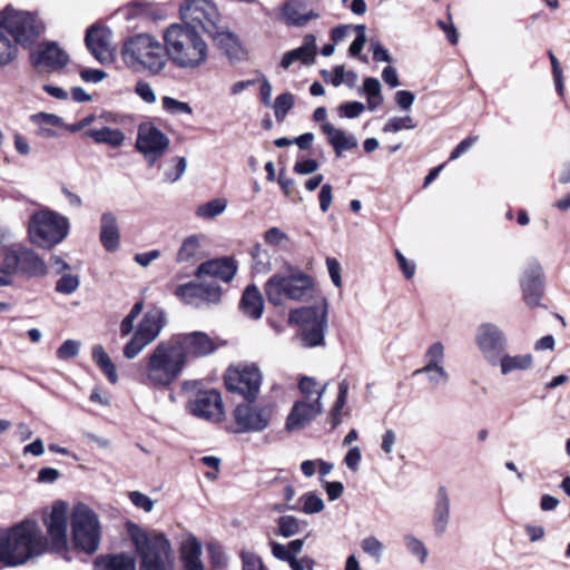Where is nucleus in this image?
<instances>
[{
  "mask_svg": "<svg viewBox=\"0 0 570 570\" xmlns=\"http://www.w3.org/2000/svg\"><path fill=\"white\" fill-rule=\"evenodd\" d=\"M203 547L193 534H187L180 542L179 554L183 570H206L202 561Z\"/></svg>",
  "mask_w": 570,
  "mask_h": 570,
  "instance_id": "26",
  "label": "nucleus"
},
{
  "mask_svg": "<svg viewBox=\"0 0 570 570\" xmlns=\"http://www.w3.org/2000/svg\"><path fill=\"white\" fill-rule=\"evenodd\" d=\"M92 357L100 371L106 375L107 380L110 383L116 384L118 382L116 365L101 345L94 347Z\"/></svg>",
  "mask_w": 570,
  "mask_h": 570,
  "instance_id": "40",
  "label": "nucleus"
},
{
  "mask_svg": "<svg viewBox=\"0 0 570 570\" xmlns=\"http://www.w3.org/2000/svg\"><path fill=\"white\" fill-rule=\"evenodd\" d=\"M275 413L273 403H254L248 401L238 404L233 413L237 433L263 432L266 430Z\"/></svg>",
  "mask_w": 570,
  "mask_h": 570,
  "instance_id": "12",
  "label": "nucleus"
},
{
  "mask_svg": "<svg viewBox=\"0 0 570 570\" xmlns=\"http://www.w3.org/2000/svg\"><path fill=\"white\" fill-rule=\"evenodd\" d=\"M203 294V306L209 304H217L220 302V287L214 283H202Z\"/></svg>",
  "mask_w": 570,
  "mask_h": 570,
  "instance_id": "59",
  "label": "nucleus"
},
{
  "mask_svg": "<svg viewBox=\"0 0 570 570\" xmlns=\"http://www.w3.org/2000/svg\"><path fill=\"white\" fill-rule=\"evenodd\" d=\"M475 345L483 358L492 366H497L500 354L505 352L508 341L503 331L493 323H482L475 331Z\"/></svg>",
  "mask_w": 570,
  "mask_h": 570,
  "instance_id": "17",
  "label": "nucleus"
},
{
  "mask_svg": "<svg viewBox=\"0 0 570 570\" xmlns=\"http://www.w3.org/2000/svg\"><path fill=\"white\" fill-rule=\"evenodd\" d=\"M533 358L531 354L509 355L505 352L500 354L498 365L501 374L508 375L514 371H525L532 366Z\"/></svg>",
  "mask_w": 570,
  "mask_h": 570,
  "instance_id": "36",
  "label": "nucleus"
},
{
  "mask_svg": "<svg viewBox=\"0 0 570 570\" xmlns=\"http://www.w3.org/2000/svg\"><path fill=\"white\" fill-rule=\"evenodd\" d=\"M121 58L135 71L160 73L167 65L165 43L149 33H138L126 39L121 47Z\"/></svg>",
  "mask_w": 570,
  "mask_h": 570,
  "instance_id": "6",
  "label": "nucleus"
},
{
  "mask_svg": "<svg viewBox=\"0 0 570 570\" xmlns=\"http://www.w3.org/2000/svg\"><path fill=\"white\" fill-rule=\"evenodd\" d=\"M252 268L256 274H267L273 269L272 254L262 244H256L250 252Z\"/></svg>",
  "mask_w": 570,
  "mask_h": 570,
  "instance_id": "42",
  "label": "nucleus"
},
{
  "mask_svg": "<svg viewBox=\"0 0 570 570\" xmlns=\"http://www.w3.org/2000/svg\"><path fill=\"white\" fill-rule=\"evenodd\" d=\"M237 272V264L232 257H222L202 263L196 271V276L203 275L223 281L230 282Z\"/></svg>",
  "mask_w": 570,
  "mask_h": 570,
  "instance_id": "25",
  "label": "nucleus"
},
{
  "mask_svg": "<svg viewBox=\"0 0 570 570\" xmlns=\"http://www.w3.org/2000/svg\"><path fill=\"white\" fill-rule=\"evenodd\" d=\"M403 542L406 551L415 558L420 564H424L429 557V551L424 542L414 534L403 535Z\"/></svg>",
  "mask_w": 570,
  "mask_h": 570,
  "instance_id": "46",
  "label": "nucleus"
},
{
  "mask_svg": "<svg viewBox=\"0 0 570 570\" xmlns=\"http://www.w3.org/2000/svg\"><path fill=\"white\" fill-rule=\"evenodd\" d=\"M361 548L364 553L372 557L376 562H380L383 552H384V544L375 537L370 535L362 540Z\"/></svg>",
  "mask_w": 570,
  "mask_h": 570,
  "instance_id": "55",
  "label": "nucleus"
},
{
  "mask_svg": "<svg viewBox=\"0 0 570 570\" xmlns=\"http://www.w3.org/2000/svg\"><path fill=\"white\" fill-rule=\"evenodd\" d=\"M68 503L58 500L52 503L50 510L43 513V524L47 529L48 550L60 553L67 550L68 533Z\"/></svg>",
  "mask_w": 570,
  "mask_h": 570,
  "instance_id": "13",
  "label": "nucleus"
},
{
  "mask_svg": "<svg viewBox=\"0 0 570 570\" xmlns=\"http://www.w3.org/2000/svg\"><path fill=\"white\" fill-rule=\"evenodd\" d=\"M295 102L294 95L291 92H284L278 95L274 101L273 108L275 118L278 122H283L288 111L293 108Z\"/></svg>",
  "mask_w": 570,
  "mask_h": 570,
  "instance_id": "51",
  "label": "nucleus"
},
{
  "mask_svg": "<svg viewBox=\"0 0 570 570\" xmlns=\"http://www.w3.org/2000/svg\"><path fill=\"white\" fill-rule=\"evenodd\" d=\"M28 234L32 244L51 248L67 236L68 220L55 212L40 209L30 216Z\"/></svg>",
  "mask_w": 570,
  "mask_h": 570,
  "instance_id": "10",
  "label": "nucleus"
},
{
  "mask_svg": "<svg viewBox=\"0 0 570 570\" xmlns=\"http://www.w3.org/2000/svg\"><path fill=\"white\" fill-rule=\"evenodd\" d=\"M365 26L364 24H357L355 27V30L357 31V36L354 39V41L351 43L348 52L351 56L356 57L361 53L365 42H366V35H365Z\"/></svg>",
  "mask_w": 570,
  "mask_h": 570,
  "instance_id": "63",
  "label": "nucleus"
},
{
  "mask_svg": "<svg viewBox=\"0 0 570 570\" xmlns=\"http://www.w3.org/2000/svg\"><path fill=\"white\" fill-rule=\"evenodd\" d=\"M47 551L48 541L33 520H24L0 534V561L8 567L24 564Z\"/></svg>",
  "mask_w": 570,
  "mask_h": 570,
  "instance_id": "3",
  "label": "nucleus"
},
{
  "mask_svg": "<svg viewBox=\"0 0 570 570\" xmlns=\"http://www.w3.org/2000/svg\"><path fill=\"white\" fill-rule=\"evenodd\" d=\"M424 365L413 372V375L424 374L432 389L445 386L450 374L445 368V346L442 342L432 343L423 355Z\"/></svg>",
  "mask_w": 570,
  "mask_h": 570,
  "instance_id": "15",
  "label": "nucleus"
},
{
  "mask_svg": "<svg viewBox=\"0 0 570 570\" xmlns=\"http://www.w3.org/2000/svg\"><path fill=\"white\" fill-rule=\"evenodd\" d=\"M328 383H320L314 377L302 376L298 382V389L304 400L307 402H322L327 390Z\"/></svg>",
  "mask_w": 570,
  "mask_h": 570,
  "instance_id": "37",
  "label": "nucleus"
},
{
  "mask_svg": "<svg viewBox=\"0 0 570 570\" xmlns=\"http://www.w3.org/2000/svg\"><path fill=\"white\" fill-rule=\"evenodd\" d=\"M262 384V373L256 365L229 368L225 385L229 392L238 393L247 401H255Z\"/></svg>",
  "mask_w": 570,
  "mask_h": 570,
  "instance_id": "18",
  "label": "nucleus"
},
{
  "mask_svg": "<svg viewBox=\"0 0 570 570\" xmlns=\"http://www.w3.org/2000/svg\"><path fill=\"white\" fill-rule=\"evenodd\" d=\"M19 271L29 275H40L45 273V264L33 250L20 247Z\"/></svg>",
  "mask_w": 570,
  "mask_h": 570,
  "instance_id": "41",
  "label": "nucleus"
},
{
  "mask_svg": "<svg viewBox=\"0 0 570 570\" xmlns=\"http://www.w3.org/2000/svg\"><path fill=\"white\" fill-rule=\"evenodd\" d=\"M86 46L91 55L101 63H110L115 59L112 33L106 27L92 26L86 33Z\"/></svg>",
  "mask_w": 570,
  "mask_h": 570,
  "instance_id": "21",
  "label": "nucleus"
},
{
  "mask_svg": "<svg viewBox=\"0 0 570 570\" xmlns=\"http://www.w3.org/2000/svg\"><path fill=\"white\" fill-rule=\"evenodd\" d=\"M520 286L525 304L530 307L539 306L544 289V272L538 262H531L524 268Z\"/></svg>",
  "mask_w": 570,
  "mask_h": 570,
  "instance_id": "20",
  "label": "nucleus"
},
{
  "mask_svg": "<svg viewBox=\"0 0 570 570\" xmlns=\"http://www.w3.org/2000/svg\"><path fill=\"white\" fill-rule=\"evenodd\" d=\"M202 283L189 282L177 286L175 295L185 304L194 307H203Z\"/></svg>",
  "mask_w": 570,
  "mask_h": 570,
  "instance_id": "39",
  "label": "nucleus"
},
{
  "mask_svg": "<svg viewBox=\"0 0 570 570\" xmlns=\"http://www.w3.org/2000/svg\"><path fill=\"white\" fill-rule=\"evenodd\" d=\"M0 28L22 48H30L45 31V24L36 13L12 7L0 11Z\"/></svg>",
  "mask_w": 570,
  "mask_h": 570,
  "instance_id": "8",
  "label": "nucleus"
},
{
  "mask_svg": "<svg viewBox=\"0 0 570 570\" xmlns=\"http://www.w3.org/2000/svg\"><path fill=\"white\" fill-rule=\"evenodd\" d=\"M88 134L96 142L107 144L111 147H119L125 139L124 134L119 129H111L109 127L91 129Z\"/></svg>",
  "mask_w": 570,
  "mask_h": 570,
  "instance_id": "44",
  "label": "nucleus"
},
{
  "mask_svg": "<svg viewBox=\"0 0 570 570\" xmlns=\"http://www.w3.org/2000/svg\"><path fill=\"white\" fill-rule=\"evenodd\" d=\"M183 26L197 28L200 32L213 33L218 27L220 14L208 0H188L180 7Z\"/></svg>",
  "mask_w": 570,
  "mask_h": 570,
  "instance_id": "14",
  "label": "nucleus"
},
{
  "mask_svg": "<svg viewBox=\"0 0 570 570\" xmlns=\"http://www.w3.org/2000/svg\"><path fill=\"white\" fill-rule=\"evenodd\" d=\"M365 109V106L360 101H348L341 104L337 107L338 116L342 118L354 119L357 118Z\"/></svg>",
  "mask_w": 570,
  "mask_h": 570,
  "instance_id": "58",
  "label": "nucleus"
},
{
  "mask_svg": "<svg viewBox=\"0 0 570 570\" xmlns=\"http://www.w3.org/2000/svg\"><path fill=\"white\" fill-rule=\"evenodd\" d=\"M170 340L183 355L186 364L188 357H204L216 350L213 340L204 332L177 334L173 335Z\"/></svg>",
  "mask_w": 570,
  "mask_h": 570,
  "instance_id": "19",
  "label": "nucleus"
},
{
  "mask_svg": "<svg viewBox=\"0 0 570 570\" xmlns=\"http://www.w3.org/2000/svg\"><path fill=\"white\" fill-rule=\"evenodd\" d=\"M202 237L198 235H191L186 237L177 253V262L184 263L196 259L200 254Z\"/></svg>",
  "mask_w": 570,
  "mask_h": 570,
  "instance_id": "45",
  "label": "nucleus"
},
{
  "mask_svg": "<svg viewBox=\"0 0 570 570\" xmlns=\"http://www.w3.org/2000/svg\"><path fill=\"white\" fill-rule=\"evenodd\" d=\"M163 110L171 116L188 115L193 114V108L185 101L177 100L173 97L165 96L161 98Z\"/></svg>",
  "mask_w": 570,
  "mask_h": 570,
  "instance_id": "52",
  "label": "nucleus"
},
{
  "mask_svg": "<svg viewBox=\"0 0 570 570\" xmlns=\"http://www.w3.org/2000/svg\"><path fill=\"white\" fill-rule=\"evenodd\" d=\"M31 121L38 126V135L41 137H53L69 130L62 119L53 114L38 112L31 116Z\"/></svg>",
  "mask_w": 570,
  "mask_h": 570,
  "instance_id": "33",
  "label": "nucleus"
},
{
  "mask_svg": "<svg viewBox=\"0 0 570 570\" xmlns=\"http://www.w3.org/2000/svg\"><path fill=\"white\" fill-rule=\"evenodd\" d=\"M227 207V200L224 198H215L209 200L196 209V215L200 218H214L225 212Z\"/></svg>",
  "mask_w": 570,
  "mask_h": 570,
  "instance_id": "50",
  "label": "nucleus"
},
{
  "mask_svg": "<svg viewBox=\"0 0 570 570\" xmlns=\"http://www.w3.org/2000/svg\"><path fill=\"white\" fill-rule=\"evenodd\" d=\"M0 256H3L0 265L2 278L8 281V277L19 271L20 262V246H6L0 242Z\"/></svg>",
  "mask_w": 570,
  "mask_h": 570,
  "instance_id": "38",
  "label": "nucleus"
},
{
  "mask_svg": "<svg viewBox=\"0 0 570 570\" xmlns=\"http://www.w3.org/2000/svg\"><path fill=\"white\" fill-rule=\"evenodd\" d=\"M316 55V38L313 35H307L304 38V42L301 47L287 51L281 61V67L288 69L295 62L303 65H311L314 61Z\"/></svg>",
  "mask_w": 570,
  "mask_h": 570,
  "instance_id": "28",
  "label": "nucleus"
},
{
  "mask_svg": "<svg viewBox=\"0 0 570 570\" xmlns=\"http://www.w3.org/2000/svg\"><path fill=\"white\" fill-rule=\"evenodd\" d=\"M187 168V160L185 157H174L168 163L167 168L164 171L165 180L168 183H175L181 178Z\"/></svg>",
  "mask_w": 570,
  "mask_h": 570,
  "instance_id": "53",
  "label": "nucleus"
},
{
  "mask_svg": "<svg viewBox=\"0 0 570 570\" xmlns=\"http://www.w3.org/2000/svg\"><path fill=\"white\" fill-rule=\"evenodd\" d=\"M186 363L170 338L160 341L145 357L141 382L149 387L165 389L183 373Z\"/></svg>",
  "mask_w": 570,
  "mask_h": 570,
  "instance_id": "4",
  "label": "nucleus"
},
{
  "mask_svg": "<svg viewBox=\"0 0 570 570\" xmlns=\"http://www.w3.org/2000/svg\"><path fill=\"white\" fill-rule=\"evenodd\" d=\"M239 307L242 312L253 318L258 320L262 317L264 311V301L261 292L255 285H249L243 293Z\"/></svg>",
  "mask_w": 570,
  "mask_h": 570,
  "instance_id": "34",
  "label": "nucleus"
},
{
  "mask_svg": "<svg viewBox=\"0 0 570 570\" xmlns=\"http://www.w3.org/2000/svg\"><path fill=\"white\" fill-rule=\"evenodd\" d=\"M283 18L288 24L303 27L309 20L317 19L318 13L313 10L305 11L303 3L299 1H288L284 4L282 10Z\"/></svg>",
  "mask_w": 570,
  "mask_h": 570,
  "instance_id": "35",
  "label": "nucleus"
},
{
  "mask_svg": "<svg viewBox=\"0 0 570 570\" xmlns=\"http://www.w3.org/2000/svg\"><path fill=\"white\" fill-rule=\"evenodd\" d=\"M322 131L326 135L327 140L334 148L337 157H342L344 151L352 150L358 145L354 135H348L330 122L322 124Z\"/></svg>",
  "mask_w": 570,
  "mask_h": 570,
  "instance_id": "31",
  "label": "nucleus"
},
{
  "mask_svg": "<svg viewBox=\"0 0 570 570\" xmlns=\"http://www.w3.org/2000/svg\"><path fill=\"white\" fill-rule=\"evenodd\" d=\"M166 58L179 69L195 70L208 60V45L197 28L173 23L163 33Z\"/></svg>",
  "mask_w": 570,
  "mask_h": 570,
  "instance_id": "2",
  "label": "nucleus"
},
{
  "mask_svg": "<svg viewBox=\"0 0 570 570\" xmlns=\"http://www.w3.org/2000/svg\"><path fill=\"white\" fill-rule=\"evenodd\" d=\"M264 243L275 250L287 249L291 238L279 227H271L263 235Z\"/></svg>",
  "mask_w": 570,
  "mask_h": 570,
  "instance_id": "48",
  "label": "nucleus"
},
{
  "mask_svg": "<svg viewBox=\"0 0 570 570\" xmlns=\"http://www.w3.org/2000/svg\"><path fill=\"white\" fill-rule=\"evenodd\" d=\"M142 301L135 303L119 326L121 337L132 334L122 348L124 357L127 360H134L156 341L167 324L165 311L161 307L153 306L144 313L135 328V321L142 312Z\"/></svg>",
  "mask_w": 570,
  "mask_h": 570,
  "instance_id": "1",
  "label": "nucleus"
},
{
  "mask_svg": "<svg viewBox=\"0 0 570 570\" xmlns=\"http://www.w3.org/2000/svg\"><path fill=\"white\" fill-rule=\"evenodd\" d=\"M277 533L284 538H291L297 534L301 530L299 520L294 515H283L277 520Z\"/></svg>",
  "mask_w": 570,
  "mask_h": 570,
  "instance_id": "54",
  "label": "nucleus"
},
{
  "mask_svg": "<svg viewBox=\"0 0 570 570\" xmlns=\"http://www.w3.org/2000/svg\"><path fill=\"white\" fill-rule=\"evenodd\" d=\"M100 242L107 252H116L120 245V229L117 216L106 212L100 217Z\"/></svg>",
  "mask_w": 570,
  "mask_h": 570,
  "instance_id": "27",
  "label": "nucleus"
},
{
  "mask_svg": "<svg viewBox=\"0 0 570 570\" xmlns=\"http://www.w3.org/2000/svg\"><path fill=\"white\" fill-rule=\"evenodd\" d=\"M265 295L273 305H283L285 301H301L313 295L315 287L313 278L289 267L286 273L274 274L265 284Z\"/></svg>",
  "mask_w": 570,
  "mask_h": 570,
  "instance_id": "7",
  "label": "nucleus"
},
{
  "mask_svg": "<svg viewBox=\"0 0 570 570\" xmlns=\"http://www.w3.org/2000/svg\"><path fill=\"white\" fill-rule=\"evenodd\" d=\"M240 558L243 570H265L261 557L254 552L243 550Z\"/></svg>",
  "mask_w": 570,
  "mask_h": 570,
  "instance_id": "62",
  "label": "nucleus"
},
{
  "mask_svg": "<svg viewBox=\"0 0 570 570\" xmlns=\"http://www.w3.org/2000/svg\"><path fill=\"white\" fill-rule=\"evenodd\" d=\"M101 525L96 512L83 503L73 505V549L88 556L98 551Z\"/></svg>",
  "mask_w": 570,
  "mask_h": 570,
  "instance_id": "11",
  "label": "nucleus"
},
{
  "mask_svg": "<svg viewBox=\"0 0 570 570\" xmlns=\"http://www.w3.org/2000/svg\"><path fill=\"white\" fill-rule=\"evenodd\" d=\"M209 36L214 39L217 46L225 51L226 56L230 60L240 61L245 58L246 52L234 33L227 30H220V28L217 27L216 31L209 33Z\"/></svg>",
  "mask_w": 570,
  "mask_h": 570,
  "instance_id": "32",
  "label": "nucleus"
},
{
  "mask_svg": "<svg viewBox=\"0 0 570 570\" xmlns=\"http://www.w3.org/2000/svg\"><path fill=\"white\" fill-rule=\"evenodd\" d=\"M18 53L17 45L0 28V67L11 65L18 58Z\"/></svg>",
  "mask_w": 570,
  "mask_h": 570,
  "instance_id": "47",
  "label": "nucleus"
},
{
  "mask_svg": "<svg viewBox=\"0 0 570 570\" xmlns=\"http://www.w3.org/2000/svg\"><path fill=\"white\" fill-rule=\"evenodd\" d=\"M130 502L138 509H141L145 512H151L155 505V502L151 498L146 495L140 491H131L129 492Z\"/></svg>",
  "mask_w": 570,
  "mask_h": 570,
  "instance_id": "61",
  "label": "nucleus"
},
{
  "mask_svg": "<svg viewBox=\"0 0 570 570\" xmlns=\"http://www.w3.org/2000/svg\"><path fill=\"white\" fill-rule=\"evenodd\" d=\"M327 299L323 296L313 306H305L292 311L289 320L301 327L302 342L307 347H314L324 343L327 330Z\"/></svg>",
  "mask_w": 570,
  "mask_h": 570,
  "instance_id": "9",
  "label": "nucleus"
},
{
  "mask_svg": "<svg viewBox=\"0 0 570 570\" xmlns=\"http://www.w3.org/2000/svg\"><path fill=\"white\" fill-rule=\"evenodd\" d=\"M450 521V497L445 487H440L436 492V501L433 510V529L436 535H443Z\"/></svg>",
  "mask_w": 570,
  "mask_h": 570,
  "instance_id": "29",
  "label": "nucleus"
},
{
  "mask_svg": "<svg viewBox=\"0 0 570 570\" xmlns=\"http://www.w3.org/2000/svg\"><path fill=\"white\" fill-rule=\"evenodd\" d=\"M30 58L33 66L45 69H58L68 61V55L53 42L40 45L31 52Z\"/></svg>",
  "mask_w": 570,
  "mask_h": 570,
  "instance_id": "24",
  "label": "nucleus"
},
{
  "mask_svg": "<svg viewBox=\"0 0 570 570\" xmlns=\"http://www.w3.org/2000/svg\"><path fill=\"white\" fill-rule=\"evenodd\" d=\"M296 507V511L305 514H316L324 510L325 503L315 491H308L298 498Z\"/></svg>",
  "mask_w": 570,
  "mask_h": 570,
  "instance_id": "43",
  "label": "nucleus"
},
{
  "mask_svg": "<svg viewBox=\"0 0 570 570\" xmlns=\"http://www.w3.org/2000/svg\"><path fill=\"white\" fill-rule=\"evenodd\" d=\"M549 59L552 67V76L556 85V90L560 97L564 96L563 71L559 60L552 51H549Z\"/></svg>",
  "mask_w": 570,
  "mask_h": 570,
  "instance_id": "57",
  "label": "nucleus"
},
{
  "mask_svg": "<svg viewBox=\"0 0 570 570\" xmlns=\"http://www.w3.org/2000/svg\"><path fill=\"white\" fill-rule=\"evenodd\" d=\"M169 138L151 122L139 125L136 148L149 166H154L169 147Z\"/></svg>",
  "mask_w": 570,
  "mask_h": 570,
  "instance_id": "16",
  "label": "nucleus"
},
{
  "mask_svg": "<svg viewBox=\"0 0 570 570\" xmlns=\"http://www.w3.org/2000/svg\"><path fill=\"white\" fill-rule=\"evenodd\" d=\"M207 550L210 563L214 568H224L227 566L228 558L220 546L212 543L207 547Z\"/></svg>",
  "mask_w": 570,
  "mask_h": 570,
  "instance_id": "60",
  "label": "nucleus"
},
{
  "mask_svg": "<svg viewBox=\"0 0 570 570\" xmlns=\"http://www.w3.org/2000/svg\"><path fill=\"white\" fill-rule=\"evenodd\" d=\"M126 528L140 558L139 570H174L173 548L163 532L145 530L132 522Z\"/></svg>",
  "mask_w": 570,
  "mask_h": 570,
  "instance_id": "5",
  "label": "nucleus"
},
{
  "mask_svg": "<svg viewBox=\"0 0 570 570\" xmlns=\"http://www.w3.org/2000/svg\"><path fill=\"white\" fill-rule=\"evenodd\" d=\"M361 460H362L361 449L358 446H353L347 451V453L344 458V463L346 464V466L350 470L356 472L360 468Z\"/></svg>",
  "mask_w": 570,
  "mask_h": 570,
  "instance_id": "64",
  "label": "nucleus"
},
{
  "mask_svg": "<svg viewBox=\"0 0 570 570\" xmlns=\"http://www.w3.org/2000/svg\"><path fill=\"white\" fill-rule=\"evenodd\" d=\"M323 412L322 402L296 401L285 422L288 432L299 431Z\"/></svg>",
  "mask_w": 570,
  "mask_h": 570,
  "instance_id": "23",
  "label": "nucleus"
},
{
  "mask_svg": "<svg viewBox=\"0 0 570 570\" xmlns=\"http://www.w3.org/2000/svg\"><path fill=\"white\" fill-rule=\"evenodd\" d=\"M92 570H136V560L125 552L105 553L95 558Z\"/></svg>",
  "mask_w": 570,
  "mask_h": 570,
  "instance_id": "30",
  "label": "nucleus"
},
{
  "mask_svg": "<svg viewBox=\"0 0 570 570\" xmlns=\"http://www.w3.org/2000/svg\"><path fill=\"white\" fill-rule=\"evenodd\" d=\"M416 124L410 116L392 117L383 127L384 132H397L402 129H414Z\"/></svg>",
  "mask_w": 570,
  "mask_h": 570,
  "instance_id": "56",
  "label": "nucleus"
},
{
  "mask_svg": "<svg viewBox=\"0 0 570 570\" xmlns=\"http://www.w3.org/2000/svg\"><path fill=\"white\" fill-rule=\"evenodd\" d=\"M187 409L199 419L219 420L223 415L222 396L215 390L200 391L188 402Z\"/></svg>",
  "mask_w": 570,
  "mask_h": 570,
  "instance_id": "22",
  "label": "nucleus"
},
{
  "mask_svg": "<svg viewBox=\"0 0 570 570\" xmlns=\"http://www.w3.org/2000/svg\"><path fill=\"white\" fill-rule=\"evenodd\" d=\"M363 89L367 96V107L374 110L382 104L383 97L381 96V83L376 78L368 77L364 80Z\"/></svg>",
  "mask_w": 570,
  "mask_h": 570,
  "instance_id": "49",
  "label": "nucleus"
}]
</instances>
